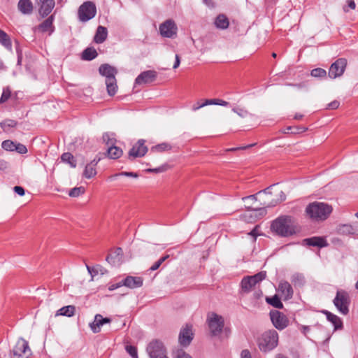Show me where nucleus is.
Wrapping results in <instances>:
<instances>
[{
    "instance_id": "58836bf2",
    "label": "nucleus",
    "mask_w": 358,
    "mask_h": 358,
    "mask_svg": "<svg viewBox=\"0 0 358 358\" xmlns=\"http://www.w3.org/2000/svg\"><path fill=\"white\" fill-rule=\"evenodd\" d=\"M232 111L236 113L239 117L242 118L247 117L248 116H252V114L248 112V110L242 108H234Z\"/></svg>"
},
{
    "instance_id": "20e7f679",
    "label": "nucleus",
    "mask_w": 358,
    "mask_h": 358,
    "mask_svg": "<svg viewBox=\"0 0 358 358\" xmlns=\"http://www.w3.org/2000/svg\"><path fill=\"white\" fill-rule=\"evenodd\" d=\"M278 344V334L274 329L264 331L258 339V346L261 351L266 352L272 350Z\"/></svg>"
},
{
    "instance_id": "3c124183",
    "label": "nucleus",
    "mask_w": 358,
    "mask_h": 358,
    "mask_svg": "<svg viewBox=\"0 0 358 358\" xmlns=\"http://www.w3.org/2000/svg\"><path fill=\"white\" fill-rule=\"evenodd\" d=\"M176 358H192L189 354L182 350H178L176 352Z\"/></svg>"
},
{
    "instance_id": "72a5a7b5",
    "label": "nucleus",
    "mask_w": 358,
    "mask_h": 358,
    "mask_svg": "<svg viewBox=\"0 0 358 358\" xmlns=\"http://www.w3.org/2000/svg\"><path fill=\"white\" fill-rule=\"evenodd\" d=\"M61 159L62 162L69 164L72 168H75L76 166V162L74 159L73 155L70 152H65L62 154Z\"/></svg>"
},
{
    "instance_id": "7c9ffc66",
    "label": "nucleus",
    "mask_w": 358,
    "mask_h": 358,
    "mask_svg": "<svg viewBox=\"0 0 358 358\" xmlns=\"http://www.w3.org/2000/svg\"><path fill=\"white\" fill-rule=\"evenodd\" d=\"M98 54L96 50L93 48H87L85 49L82 55V57L85 60H92L97 57Z\"/></svg>"
},
{
    "instance_id": "0e129e2a",
    "label": "nucleus",
    "mask_w": 358,
    "mask_h": 358,
    "mask_svg": "<svg viewBox=\"0 0 358 358\" xmlns=\"http://www.w3.org/2000/svg\"><path fill=\"white\" fill-rule=\"evenodd\" d=\"M217 105L222 106H227L229 105V102L224 101L222 99H217Z\"/></svg>"
},
{
    "instance_id": "e2e57ef3",
    "label": "nucleus",
    "mask_w": 358,
    "mask_h": 358,
    "mask_svg": "<svg viewBox=\"0 0 358 358\" xmlns=\"http://www.w3.org/2000/svg\"><path fill=\"white\" fill-rule=\"evenodd\" d=\"M8 168V163L5 160H0V170H6Z\"/></svg>"
},
{
    "instance_id": "c756f323",
    "label": "nucleus",
    "mask_w": 358,
    "mask_h": 358,
    "mask_svg": "<svg viewBox=\"0 0 358 358\" xmlns=\"http://www.w3.org/2000/svg\"><path fill=\"white\" fill-rule=\"evenodd\" d=\"M216 27L222 29H227L229 27V22L228 18L224 15H219L215 21Z\"/></svg>"
},
{
    "instance_id": "9b49d317",
    "label": "nucleus",
    "mask_w": 358,
    "mask_h": 358,
    "mask_svg": "<svg viewBox=\"0 0 358 358\" xmlns=\"http://www.w3.org/2000/svg\"><path fill=\"white\" fill-rule=\"evenodd\" d=\"M31 350L28 342L23 338H19L13 349L10 351V358H22V355Z\"/></svg>"
},
{
    "instance_id": "c03bdc74",
    "label": "nucleus",
    "mask_w": 358,
    "mask_h": 358,
    "mask_svg": "<svg viewBox=\"0 0 358 358\" xmlns=\"http://www.w3.org/2000/svg\"><path fill=\"white\" fill-rule=\"evenodd\" d=\"M169 169V165L163 164L162 166H159L158 168H156V169H148L146 170V171L148 172V173H158L164 172V171H167Z\"/></svg>"
},
{
    "instance_id": "bf43d9fd",
    "label": "nucleus",
    "mask_w": 358,
    "mask_h": 358,
    "mask_svg": "<svg viewBox=\"0 0 358 358\" xmlns=\"http://www.w3.org/2000/svg\"><path fill=\"white\" fill-rule=\"evenodd\" d=\"M241 358H252L250 352L248 350H244L241 354Z\"/></svg>"
},
{
    "instance_id": "a18cd8bd",
    "label": "nucleus",
    "mask_w": 358,
    "mask_h": 358,
    "mask_svg": "<svg viewBox=\"0 0 358 358\" xmlns=\"http://www.w3.org/2000/svg\"><path fill=\"white\" fill-rule=\"evenodd\" d=\"M339 231L343 234H350L354 233V229L350 224H343L342 226H340Z\"/></svg>"
},
{
    "instance_id": "de8ad7c7",
    "label": "nucleus",
    "mask_w": 358,
    "mask_h": 358,
    "mask_svg": "<svg viewBox=\"0 0 358 358\" xmlns=\"http://www.w3.org/2000/svg\"><path fill=\"white\" fill-rule=\"evenodd\" d=\"M20 154H25L27 152V149L25 145L21 143H15V150Z\"/></svg>"
},
{
    "instance_id": "6ab92c4d",
    "label": "nucleus",
    "mask_w": 358,
    "mask_h": 358,
    "mask_svg": "<svg viewBox=\"0 0 358 358\" xmlns=\"http://www.w3.org/2000/svg\"><path fill=\"white\" fill-rule=\"evenodd\" d=\"M157 73L155 71H145L139 74L135 80V85L148 84L155 80Z\"/></svg>"
},
{
    "instance_id": "f3484780",
    "label": "nucleus",
    "mask_w": 358,
    "mask_h": 358,
    "mask_svg": "<svg viewBox=\"0 0 358 358\" xmlns=\"http://www.w3.org/2000/svg\"><path fill=\"white\" fill-rule=\"evenodd\" d=\"M54 15H52L45 20L38 26L33 28L34 32H48L49 35H51L55 31V27L53 25Z\"/></svg>"
},
{
    "instance_id": "8fccbe9b",
    "label": "nucleus",
    "mask_w": 358,
    "mask_h": 358,
    "mask_svg": "<svg viewBox=\"0 0 358 358\" xmlns=\"http://www.w3.org/2000/svg\"><path fill=\"white\" fill-rule=\"evenodd\" d=\"M126 350L132 357V358H138L137 350L134 346L127 345L126 347Z\"/></svg>"
},
{
    "instance_id": "cd10ccee",
    "label": "nucleus",
    "mask_w": 358,
    "mask_h": 358,
    "mask_svg": "<svg viewBox=\"0 0 358 358\" xmlns=\"http://www.w3.org/2000/svg\"><path fill=\"white\" fill-rule=\"evenodd\" d=\"M122 255V248H117L114 251L113 255H109L107 256L106 261L110 264L115 265L116 263H119L121 261Z\"/></svg>"
},
{
    "instance_id": "b1692460",
    "label": "nucleus",
    "mask_w": 358,
    "mask_h": 358,
    "mask_svg": "<svg viewBox=\"0 0 358 358\" xmlns=\"http://www.w3.org/2000/svg\"><path fill=\"white\" fill-rule=\"evenodd\" d=\"M108 36V31L105 27L99 26L96 29L95 36L94 37V41L96 43H102L104 42Z\"/></svg>"
},
{
    "instance_id": "a211bd4d",
    "label": "nucleus",
    "mask_w": 358,
    "mask_h": 358,
    "mask_svg": "<svg viewBox=\"0 0 358 358\" xmlns=\"http://www.w3.org/2000/svg\"><path fill=\"white\" fill-rule=\"evenodd\" d=\"M38 13L42 17L48 16L55 6V0H36Z\"/></svg>"
},
{
    "instance_id": "680f3d73",
    "label": "nucleus",
    "mask_w": 358,
    "mask_h": 358,
    "mask_svg": "<svg viewBox=\"0 0 358 358\" xmlns=\"http://www.w3.org/2000/svg\"><path fill=\"white\" fill-rule=\"evenodd\" d=\"M180 57L178 55H176V61H175L173 68L174 69H177L180 66Z\"/></svg>"
},
{
    "instance_id": "09e8293b",
    "label": "nucleus",
    "mask_w": 358,
    "mask_h": 358,
    "mask_svg": "<svg viewBox=\"0 0 358 358\" xmlns=\"http://www.w3.org/2000/svg\"><path fill=\"white\" fill-rule=\"evenodd\" d=\"M127 176V177H133V178H137L138 177V174L136 173H134V172H121L120 173H117V174H115L112 176H110V178H115L117 176Z\"/></svg>"
},
{
    "instance_id": "393cba45",
    "label": "nucleus",
    "mask_w": 358,
    "mask_h": 358,
    "mask_svg": "<svg viewBox=\"0 0 358 358\" xmlns=\"http://www.w3.org/2000/svg\"><path fill=\"white\" fill-rule=\"evenodd\" d=\"M17 8L22 13L28 15L32 13L33 4L30 0H20Z\"/></svg>"
},
{
    "instance_id": "4be33fe9",
    "label": "nucleus",
    "mask_w": 358,
    "mask_h": 358,
    "mask_svg": "<svg viewBox=\"0 0 358 358\" xmlns=\"http://www.w3.org/2000/svg\"><path fill=\"white\" fill-rule=\"evenodd\" d=\"M143 280L141 277L127 276L123 280V285L130 289L141 287L143 285Z\"/></svg>"
},
{
    "instance_id": "f257e3e1",
    "label": "nucleus",
    "mask_w": 358,
    "mask_h": 358,
    "mask_svg": "<svg viewBox=\"0 0 358 358\" xmlns=\"http://www.w3.org/2000/svg\"><path fill=\"white\" fill-rule=\"evenodd\" d=\"M272 232L282 237L290 236L296 232L294 219L288 215H283L274 220L271 225Z\"/></svg>"
},
{
    "instance_id": "4468645a",
    "label": "nucleus",
    "mask_w": 358,
    "mask_h": 358,
    "mask_svg": "<svg viewBox=\"0 0 358 358\" xmlns=\"http://www.w3.org/2000/svg\"><path fill=\"white\" fill-rule=\"evenodd\" d=\"M270 317L273 326L278 330L285 329L289 324V320L285 315L278 310L270 313Z\"/></svg>"
},
{
    "instance_id": "4c0bfd02",
    "label": "nucleus",
    "mask_w": 358,
    "mask_h": 358,
    "mask_svg": "<svg viewBox=\"0 0 358 358\" xmlns=\"http://www.w3.org/2000/svg\"><path fill=\"white\" fill-rule=\"evenodd\" d=\"M83 187H74L69 191V195L71 197H78L85 193Z\"/></svg>"
},
{
    "instance_id": "f8f14e48",
    "label": "nucleus",
    "mask_w": 358,
    "mask_h": 358,
    "mask_svg": "<svg viewBox=\"0 0 358 358\" xmlns=\"http://www.w3.org/2000/svg\"><path fill=\"white\" fill-rule=\"evenodd\" d=\"M159 32L163 37L173 38L177 34L178 27L173 20H167L159 25Z\"/></svg>"
},
{
    "instance_id": "13d9d810",
    "label": "nucleus",
    "mask_w": 358,
    "mask_h": 358,
    "mask_svg": "<svg viewBox=\"0 0 358 358\" xmlns=\"http://www.w3.org/2000/svg\"><path fill=\"white\" fill-rule=\"evenodd\" d=\"M123 280L122 282H120L118 283H116V284H113L109 286L108 287V289L110 290V291H113V290H115L122 286H123Z\"/></svg>"
},
{
    "instance_id": "7ed1b4c3",
    "label": "nucleus",
    "mask_w": 358,
    "mask_h": 358,
    "mask_svg": "<svg viewBox=\"0 0 358 358\" xmlns=\"http://www.w3.org/2000/svg\"><path fill=\"white\" fill-rule=\"evenodd\" d=\"M99 71L101 75L106 77V85L108 94L113 96L117 92V85L116 83L115 74L117 70L108 64H101L99 66Z\"/></svg>"
},
{
    "instance_id": "ea45409f",
    "label": "nucleus",
    "mask_w": 358,
    "mask_h": 358,
    "mask_svg": "<svg viewBox=\"0 0 358 358\" xmlns=\"http://www.w3.org/2000/svg\"><path fill=\"white\" fill-rule=\"evenodd\" d=\"M267 302L275 308H282V303L280 299L277 296H274L272 298H266Z\"/></svg>"
},
{
    "instance_id": "2eb2a0df",
    "label": "nucleus",
    "mask_w": 358,
    "mask_h": 358,
    "mask_svg": "<svg viewBox=\"0 0 358 358\" xmlns=\"http://www.w3.org/2000/svg\"><path fill=\"white\" fill-rule=\"evenodd\" d=\"M148 152V148L145 145V141L138 140L136 144L133 145L129 152V159H133L136 157H143Z\"/></svg>"
},
{
    "instance_id": "5701e85b",
    "label": "nucleus",
    "mask_w": 358,
    "mask_h": 358,
    "mask_svg": "<svg viewBox=\"0 0 358 358\" xmlns=\"http://www.w3.org/2000/svg\"><path fill=\"white\" fill-rule=\"evenodd\" d=\"M304 242L310 246H316L319 248H323L328 245L326 239L320 236H314L312 238H306Z\"/></svg>"
},
{
    "instance_id": "4d7b16f0",
    "label": "nucleus",
    "mask_w": 358,
    "mask_h": 358,
    "mask_svg": "<svg viewBox=\"0 0 358 358\" xmlns=\"http://www.w3.org/2000/svg\"><path fill=\"white\" fill-rule=\"evenodd\" d=\"M253 291H254L253 296H254L255 299H259L262 296L263 294L260 289H257L255 288Z\"/></svg>"
},
{
    "instance_id": "dca6fc26",
    "label": "nucleus",
    "mask_w": 358,
    "mask_h": 358,
    "mask_svg": "<svg viewBox=\"0 0 358 358\" xmlns=\"http://www.w3.org/2000/svg\"><path fill=\"white\" fill-rule=\"evenodd\" d=\"M194 337L192 326L186 324L180 331L178 341L180 345L183 347L188 346L192 342Z\"/></svg>"
},
{
    "instance_id": "473e14b6",
    "label": "nucleus",
    "mask_w": 358,
    "mask_h": 358,
    "mask_svg": "<svg viewBox=\"0 0 358 358\" xmlns=\"http://www.w3.org/2000/svg\"><path fill=\"white\" fill-rule=\"evenodd\" d=\"M0 43L8 49H11L12 44L8 35L0 29Z\"/></svg>"
},
{
    "instance_id": "6e6552de",
    "label": "nucleus",
    "mask_w": 358,
    "mask_h": 358,
    "mask_svg": "<svg viewBox=\"0 0 358 358\" xmlns=\"http://www.w3.org/2000/svg\"><path fill=\"white\" fill-rule=\"evenodd\" d=\"M208 323L210 333L213 336H218L224 327V319L216 313H210L208 317Z\"/></svg>"
},
{
    "instance_id": "c9c22d12",
    "label": "nucleus",
    "mask_w": 358,
    "mask_h": 358,
    "mask_svg": "<svg viewBox=\"0 0 358 358\" xmlns=\"http://www.w3.org/2000/svg\"><path fill=\"white\" fill-rule=\"evenodd\" d=\"M243 200L245 203L246 208H248L249 209H253V210L257 209L256 208H254L251 203L252 202L257 201V197H256L255 194H252V195H250V196L243 197Z\"/></svg>"
},
{
    "instance_id": "6e6d98bb",
    "label": "nucleus",
    "mask_w": 358,
    "mask_h": 358,
    "mask_svg": "<svg viewBox=\"0 0 358 358\" xmlns=\"http://www.w3.org/2000/svg\"><path fill=\"white\" fill-rule=\"evenodd\" d=\"M339 102L338 101H333L331 103H329L327 106L328 109H336L339 106Z\"/></svg>"
},
{
    "instance_id": "052dcab7",
    "label": "nucleus",
    "mask_w": 358,
    "mask_h": 358,
    "mask_svg": "<svg viewBox=\"0 0 358 358\" xmlns=\"http://www.w3.org/2000/svg\"><path fill=\"white\" fill-rule=\"evenodd\" d=\"M201 108H202V106H201V104L200 101H197L196 103H194L192 106V110L193 111H196V110H198L199 109H200Z\"/></svg>"
},
{
    "instance_id": "9d476101",
    "label": "nucleus",
    "mask_w": 358,
    "mask_h": 358,
    "mask_svg": "<svg viewBox=\"0 0 358 358\" xmlns=\"http://www.w3.org/2000/svg\"><path fill=\"white\" fill-rule=\"evenodd\" d=\"M103 140L108 146L107 155L109 158L116 159L122 155V150L115 145V140L114 138H110L108 134H105L103 135Z\"/></svg>"
},
{
    "instance_id": "5fc2aeb1",
    "label": "nucleus",
    "mask_w": 358,
    "mask_h": 358,
    "mask_svg": "<svg viewBox=\"0 0 358 358\" xmlns=\"http://www.w3.org/2000/svg\"><path fill=\"white\" fill-rule=\"evenodd\" d=\"M14 192L20 196H23L24 194V189L23 187L20 186H15Z\"/></svg>"
},
{
    "instance_id": "338daca9",
    "label": "nucleus",
    "mask_w": 358,
    "mask_h": 358,
    "mask_svg": "<svg viewBox=\"0 0 358 358\" xmlns=\"http://www.w3.org/2000/svg\"><path fill=\"white\" fill-rule=\"evenodd\" d=\"M87 269L90 274H92V272H94L95 273H98V271L96 270H95V268H92L87 265Z\"/></svg>"
},
{
    "instance_id": "ddd939ff",
    "label": "nucleus",
    "mask_w": 358,
    "mask_h": 358,
    "mask_svg": "<svg viewBox=\"0 0 358 358\" xmlns=\"http://www.w3.org/2000/svg\"><path fill=\"white\" fill-rule=\"evenodd\" d=\"M347 60L344 58L338 59L330 66L329 70V76L335 79L341 76L346 68Z\"/></svg>"
},
{
    "instance_id": "0eeeda50",
    "label": "nucleus",
    "mask_w": 358,
    "mask_h": 358,
    "mask_svg": "<svg viewBox=\"0 0 358 358\" xmlns=\"http://www.w3.org/2000/svg\"><path fill=\"white\" fill-rule=\"evenodd\" d=\"M96 13L95 4L92 1H85L80 6L78 10V19L80 22H85L94 18Z\"/></svg>"
},
{
    "instance_id": "49530a36",
    "label": "nucleus",
    "mask_w": 358,
    "mask_h": 358,
    "mask_svg": "<svg viewBox=\"0 0 358 358\" xmlns=\"http://www.w3.org/2000/svg\"><path fill=\"white\" fill-rule=\"evenodd\" d=\"M10 90L8 88H4L0 98V102L3 103L6 101L10 96Z\"/></svg>"
},
{
    "instance_id": "f704fd0d",
    "label": "nucleus",
    "mask_w": 358,
    "mask_h": 358,
    "mask_svg": "<svg viewBox=\"0 0 358 358\" xmlns=\"http://www.w3.org/2000/svg\"><path fill=\"white\" fill-rule=\"evenodd\" d=\"M277 196H278L277 198L273 199L271 203H269V204L264 203V205L266 206V207L273 206L276 205L277 203L285 201L286 199V196L282 190L277 192Z\"/></svg>"
},
{
    "instance_id": "774afa93",
    "label": "nucleus",
    "mask_w": 358,
    "mask_h": 358,
    "mask_svg": "<svg viewBox=\"0 0 358 358\" xmlns=\"http://www.w3.org/2000/svg\"><path fill=\"white\" fill-rule=\"evenodd\" d=\"M217 99H208V105H217Z\"/></svg>"
},
{
    "instance_id": "423d86ee",
    "label": "nucleus",
    "mask_w": 358,
    "mask_h": 358,
    "mask_svg": "<svg viewBox=\"0 0 358 358\" xmlns=\"http://www.w3.org/2000/svg\"><path fill=\"white\" fill-rule=\"evenodd\" d=\"M333 302L341 313L347 315L349 313L350 299L346 291L343 289L338 290Z\"/></svg>"
},
{
    "instance_id": "e433bc0d",
    "label": "nucleus",
    "mask_w": 358,
    "mask_h": 358,
    "mask_svg": "<svg viewBox=\"0 0 358 358\" xmlns=\"http://www.w3.org/2000/svg\"><path fill=\"white\" fill-rule=\"evenodd\" d=\"M310 75L315 78H324L327 76V71L322 68H316L311 71Z\"/></svg>"
},
{
    "instance_id": "aec40b11",
    "label": "nucleus",
    "mask_w": 358,
    "mask_h": 358,
    "mask_svg": "<svg viewBox=\"0 0 358 358\" xmlns=\"http://www.w3.org/2000/svg\"><path fill=\"white\" fill-rule=\"evenodd\" d=\"M278 292L284 298V299H289L292 297L293 289L291 285L285 280H281L278 285Z\"/></svg>"
},
{
    "instance_id": "a19ab883",
    "label": "nucleus",
    "mask_w": 358,
    "mask_h": 358,
    "mask_svg": "<svg viewBox=\"0 0 358 358\" xmlns=\"http://www.w3.org/2000/svg\"><path fill=\"white\" fill-rule=\"evenodd\" d=\"M169 257V255L162 257L159 259H158L156 262L153 264V265L149 268V270L151 271H156Z\"/></svg>"
},
{
    "instance_id": "79ce46f5",
    "label": "nucleus",
    "mask_w": 358,
    "mask_h": 358,
    "mask_svg": "<svg viewBox=\"0 0 358 358\" xmlns=\"http://www.w3.org/2000/svg\"><path fill=\"white\" fill-rule=\"evenodd\" d=\"M15 143L10 140H6L2 142L1 146L7 151H14Z\"/></svg>"
},
{
    "instance_id": "603ef678",
    "label": "nucleus",
    "mask_w": 358,
    "mask_h": 358,
    "mask_svg": "<svg viewBox=\"0 0 358 358\" xmlns=\"http://www.w3.org/2000/svg\"><path fill=\"white\" fill-rule=\"evenodd\" d=\"M355 3L353 0H349L348 1V6L343 7V10L345 12H348L349 9L354 10L355 8Z\"/></svg>"
},
{
    "instance_id": "bb28decb",
    "label": "nucleus",
    "mask_w": 358,
    "mask_h": 358,
    "mask_svg": "<svg viewBox=\"0 0 358 358\" xmlns=\"http://www.w3.org/2000/svg\"><path fill=\"white\" fill-rule=\"evenodd\" d=\"M322 313L326 315L328 321L331 322L334 324L335 329L342 327V321L337 315L329 312L328 310H323Z\"/></svg>"
},
{
    "instance_id": "412c9836",
    "label": "nucleus",
    "mask_w": 358,
    "mask_h": 358,
    "mask_svg": "<svg viewBox=\"0 0 358 358\" xmlns=\"http://www.w3.org/2000/svg\"><path fill=\"white\" fill-rule=\"evenodd\" d=\"M110 322V319L108 317L103 318L101 315L97 314L94 317V320L90 324L91 330L94 333H99L101 330V326L104 324Z\"/></svg>"
},
{
    "instance_id": "2f4dec72",
    "label": "nucleus",
    "mask_w": 358,
    "mask_h": 358,
    "mask_svg": "<svg viewBox=\"0 0 358 358\" xmlns=\"http://www.w3.org/2000/svg\"><path fill=\"white\" fill-rule=\"evenodd\" d=\"M172 146L168 143H162L151 148L152 152H163L165 151L171 150Z\"/></svg>"
},
{
    "instance_id": "864d4df0",
    "label": "nucleus",
    "mask_w": 358,
    "mask_h": 358,
    "mask_svg": "<svg viewBox=\"0 0 358 358\" xmlns=\"http://www.w3.org/2000/svg\"><path fill=\"white\" fill-rule=\"evenodd\" d=\"M308 130L307 127H294V130L292 131V134H301Z\"/></svg>"
},
{
    "instance_id": "69168bd1",
    "label": "nucleus",
    "mask_w": 358,
    "mask_h": 358,
    "mask_svg": "<svg viewBox=\"0 0 358 358\" xmlns=\"http://www.w3.org/2000/svg\"><path fill=\"white\" fill-rule=\"evenodd\" d=\"M275 185H273L271 186H270L268 188H266L265 189L262 190V191H259L258 192L259 194H262V193H264V194H271V192H270V189L272 188L273 187H274Z\"/></svg>"
},
{
    "instance_id": "37998d69",
    "label": "nucleus",
    "mask_w": 358,
    "mask_h": 358,
    "mask_svg": "<svg viewBox=\"0 0 358 358\" xmlns=\"http://www.w3.org/2000/svg\"><path fill=\"white\" fill-rule=\"evenodd\" d=\"M16 124V121L13 120H6L1 123V126L4 131H6L8 128L15 127Z\"/></svg>"
},
{
    "instance_id": "39448f33",
    "label": "nucleus",
    "mask_w": 358,
    "mask_h": 358,
    "mask_svg": "<svg viewBox=\"0 0 358 358\" xmlns=\"http://www.w3.org/2000/svg\"><path fill=\"white\" fill-rule=\"evenodd\" d=\"M266 276L265 271H261L254 275L245 276L240 283V293L243 295L253 291L257 285L266 278Z\"/></svg>"
},
{
    "instance_id": "1a4fd4ad",
    "label": "nucleus",
    "mask_w": 358,
    "mask_h": 358,
    "mask_svg": "<svg viewBox=\"0 0 358 358\" xmlns=\"http://www.w3.org/2000/svg\"><path fill=\"white\" fill-rule=\"evenodd\" d=\"M147 352L150 358H169L163 343L159 341L150 343Z\"/></svg>"
},
{
    "instance_id": "c85d7f7f",
    "label": "nucleus",
    "mask_w": 358,
    "mask_h": 358,
    "mask_svg": "<svg viewBox=\"0 0 358 358\" xmlns=\"http://www.w3.org/2000/svg\"><path fill=\"white\" fill-rule=\"evenodd\" d=\"M76 307L72 305L64 306L59 309L56 313V316L62 315L66 317H72L74 315Z\"/></svg>"
},
{
    "instance_id": "a878e982",
    "label": "nucleus",
    "mask_w": 358,
    "mask_h": 358,
    "mask_svg": "<svg viewBox=\"0 0 358 358\" xmlns=\"http://www.w3.org/2000/svg\"><path fill=\"white\" fill-rule=\"evenodd\" d=\"M99 160L100 159H98L97 160L94 159L92 162H91L90 164L86 165L84 171V176L85 178H91L96 174L95 166H96Z\"/></svg>"
},
{
    "instance_id": "f03ea898",
    "label": "nucleus",
    "mask_w": 358,
    "mask_h": 358,
    "mask_svg": "<svg viewBox=\"0 0 358 358\" xmlns=\"http://www.w3.org/2000/svg\"><path fill=\"white\" fill-rule=\"evenodd\" d=\"M332 210L331 206L318 201L310 203L306 208V215L312 220L317 222L327 220Z\"/></svg>"
}]
</instances>
